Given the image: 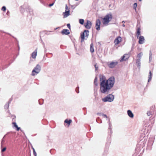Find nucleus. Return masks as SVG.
I'll return each mask as SVG.
<instances>
[{"mask_svg":"<svg viewBox=\"0 0 156 156\" xmlns=\"http://www.w3.org/2000/svg\"><path fill=\"white\" fill-rule=\"evenodd\" d=\"M69 12L70 10L69 8L68 11H65V12H63V14L64 16V18L66 17L69 16L70 15Z\"/></svg>","mask_w":156,"mask_h":156,"instance_id":"obj_15","label":"nucleus"},{"mask_svg":"<svg viewBox=\"0 0 156 156\" xmlns=\"http://www.w3.org/2000/svg\"><path fill=\"white\" fill-rule=\"evenodd\" d=\"M67 26L69 29H70V25L69 23H68L67 24Z\"/></svg>","mask_w":156,"mask_h":156,"instance_id":"obj_43","label":"nucleus"},{"mask_svg":"<svg viewBox=\"0 0 156 156\" xmlns=\"http://www.w3.org/2000/svg\"><path fill=\"white\" fill-rule=\"evenodd\" d=\"M97 80V78L96 77L94 79V84L96 86L98 85Z\"/></svg>","mask_w":156,"mask_h":156,"instance_id":"obj_25","label":"nucleus"},{"mask_svg":"<svg viewBox=\"0 0 156 156\" xmlns=\"http://www.w3.org/2000/svg\"><path fill=\"white\" fill-rule=\"evenodd\" d=\"M91 22L88 20H87V23L84 24V26L87 29H90L91 28Z\"/></svg>","mask_w":156,"mask_h":156,"instance_id":"obj_9","label":"nucleus"},{"mask_svg":"<svg viewBox=\"0 0 156 156\" xmlns=\"http://www.w3.org/2000/svg\"><path fill=\"white\" fill-rule=\"evenodd\" d=\"M69 8H68V7L67 6V5L66 4V8H65L66 10H65V11H68V9Z\"/></svg>","mask_w":156,"mask_h":156,"instance_id":"obj_41","label":"nucleus"},{"mask_svg":"<svg viewBox=\"0 0 156 156\" xmlns=\"http://www.w3.org/2000/svg\"><path fill=\"white\" fill-rule=\"evenodd\" d=\"M3 139H2V142H3Z\"/></svg>","mask_w":156,"mask_h":156,"instance_id":"obj_54","label":"nucleus"},{"mask_svg":"<svg viewBox=\"0 0 156 156\" xmlns=\"http://www.w3.org/2000/svg\"><path fill=\"white\" fill-rule=\"evenodd\" d=\"M43 100L42 99H41V100H39V104L40 105H41L43 104V102L42 103H41V101H42Z\"/></svg>","mask_w":156,"mask_h":156,"instance_id":"obj_42","label":"nucleus"},{"mask_svg":"<svg viewBox=\"0 0 156 156\" xmlns=\"http://www.w3.org/2000/svg\"><path fill=\"white\" fill-rule=\"evenodd\" d=\"M83 109H86V108H83Z\"/></svg>","mask_w":156,"mask_h":156,"instance_id":"obj_53","label":"nucleus"},{"mask_svg":"<svg viewBox=\"0 0 156 156\" xmlns=\"http://www.w3.org/2000/svg\"><path fill=\"white\" fill-rule=\"evenodd\" d=\"M125 23V22L124 21H122V23Z\"/></svg>","mask_w":156,"mask_h":156,"instance_id":"obj_50","label":"nucleus"},{"mask_svg":"<svg viewBox=\"0 0 156 156\" xmlns=\"http://www.w3.org/2000/svg\"><path fill=\"white\" fill-rule=\"evenodd\" d=\"M9 107V105L8 104H6L4 106L5 109H8Z\"/></svg>","mask_w":156,"mask_h":156,"instance_id":"obj_31","label":"nucleus"},{"mask_svg":"<svg viewBox=\"0 0 156 156\" xmlns=\"http://www.w3.org/2000/svg\"><path fill=\"white\" fill-rule=\"evenodd\" d=\"M102 113H97V115H102Z\"/></svg>","mask_w":156,"mask_h":156,"instance_id":"obj_46","label":"nucleus"},{"mask_svg":"<svg viewBox=\"0 0 156 156\" xmlns=\"http://www.w3.org/2000/svg\"><path fill=\"white\" fill-rule=\"evenodd\" d=\"M151 114V112L150 111H148L147 113V115L148 116H150Z\"/></svg>","mask_w":156,"mask_h":156,"instance_id":"obj_32","label":"nucleus"},{"mask_svg":"<svg viewBox=\"0 0 156 156\" xmlns=\"http://www.w3.org/2000/svg\"><path fill=\"white\" fill-rule=\"evenodd\" d=\"M54 4V3H51V4H49V5H48V6L49 7H51V6H52V5H53Z\"/></svg>","mask_w":156,"mask_h":156,"instance_id":"obj_45","label":"nucleus"},{"mask_svg":"<svg viewBox=\"0 0 156 156\" xmlns=\"http://www.w3.org/2000/svg\"><path fill=\"white\" fill-rule=\"evenodd\" d=\"M140 28H138L137 29L136 35L137 36V38L139 37V36L140 35Z\"/></svg>","mask_w":156,"mask_h":156,"instance_id":"obj_22","label":"nucleus"},{"mask_svg":"<svg viewBox=\"0 0 156 156\" xmlns=\"http://www.w3.org/2000/svg\"><path fill=\"white\" fill-rule=\"evenodd\" d=\"M5 137V136H4V137H3V138H4V137Z\"/></svg>","mask_w":156,"mask_h":156,"instance_id":"obj_56","label":"nucleus"},{"mask_svg":"<svg viewBox=\"0 0 156 156\" xmlns=\"http://www.w3.org/2000/svg\"><path fill=\"white\" fill-rule=\"evenodd\" d=\"M129 56L128 54H125L122 57L120 61L122 62L123 61H126L129 58Z\"/></svg>","mask_w":156,"mask_h":156,"instance_id":"obj_13","label":"nucleus"},{"mask_svg":"<svg viewBox=\"0 0 156 156\" xmlns=\"http://www.w3.org/2000/svg\"><path fill=\"white\" fill-rule=\"evenodd\" d=\"M84 20L83 19H80L79 20V23L82 25H83L84 23Z\"/></svg>","mask_w":156,"mask_h":156,"instance_id":"obj_28","label":"nucleus"},{"mask_svg":"<svg viewBox=\"0 0 156 156\" xmlns=\"http://www.w3.org/2000/svg\"><path fill=\"white\" fill-rule=\"evenodd\" d=\"M33 153L35 156H37V153L34 148H33Z\"/></svg>","mask_w":156,"mask_h":156,"instance_id":"obj_33","label":"nucleus"},{"mask_svg":"<svg viewBox=\"0 0 156 156\" xmlns=\"http://www.w3.org/2000/svg\"><path fill=\"white\" fill-rule=\"evenodd\" d=\"M61 33L62 35H68L70 34V32L67 29H63L61 31Z\"/></svg>","mask_w":156,"mask_h":156,"instance_id":"obj_14","label":"nucleus"},{"mask_svg":"<svg viewBox=\"0 0 156 156\" xmlns=\"http://www.w3.org/2000/svg\"><path fill=\"white\" fill-rule=\"evenodd\" d=\"M114 99V96L112 94H109L106 97L102 99V101L104 102H112L113 101Z\"/></svg>","mask_w":156,"mask_h":156,"instance_id":"obj_4","label":"nucleus"},{"mask_svg":"<svg viewBox=\"0 0 156 156\" xmlns=\"http://www.w3.org/2000/svg\"><path fill=\"white\" fill-rule=\"evenodd\" d=\"M154 139L155 137L154 135H152L149 138L147 146L148 149H151Z\"/></svg>","mask_w":156,"mask_h":156,"instance_id":"obj_5","label":"nucleus"},{"mask_svg":"<svg viewBox=\"0 0 156 156\" xmlns=\"http://www.w3.org/2000/svg\"><path fill=\"white\" fill-rule=\"evenodd\" d=\"M99 77L100 91L102 93L108 94L110 90L114 86L115 81V78L112 76L106 80L105 77L104 75H100Z\"/></svg>","mask_w":156,"mask_h":156,"instance_id":"obj_1","label":"nucleus"},{"mask_svg":"<svg viewBox=\"0 0 156 156\" xmlns=\"http://www.w3.org/2000/svg\"><path fill=\"white\" fill-rule=\"evenodd\" d=\"M127 114L128 116L131 118H133L134 117V115L132 111L130 110L127 111Z\"/></svg>","mask_w":156,"mask_h":156,"instance_id":"obj_18","label":"nucleus"},{"mask_svg":"<svg viewBox=\"0 0 156 156\" xmlns=\"http://www.w3.org/2000/svg\"><path fill=\"white\" fill-rule=\"evenodd\" d=\"M139 41V43L140 44H144V38L143 36H140L138 38Z\"/></svg>","mask_w":156,"mask_h":156,"instance_id":"obj_11","label":"nucleus"},{"mask_svg":"<svg viewBox=\"0 0 156 156\" xmlns=\"http://www.w3.org/2000/svg\"><path fill=\"white\" fill-rule=\"evenodd\" d=\"M12 124L16 128V127H17V126H18L17 125L16 123V122H12Z\"/></svg>","mask_w":156,"mask_h":156,"instance_id":"obj_34","label":"nucleus"},{"mask_svg":"<svg viewBox=\"0 0 156 156\" xmlns=\"http://www.w3.org/2000/svg\"><path fill=\"white\" fill-rule=\"evenodd\" d=\"M79 87H77L76 89L75 90L77 93H79Z\"/></svg>","mask_w":156,"mask_h":156,"instance_id":"obj_30","label":"nucleus"},{"mask_svg":"<svg viewBox=\"0 0 156 156\" xmlns=\"http://www.w3.org/2000/svg\"><path fill=\"white\" fill-rule=\"evenodd\" d=\"M37 48L31 54V56L33 58H35L37 55Z\"/></svg>","mask_w":156,"mask_h":156,"instance_id":"obj_17","label":"nucleus"},{"mask_svg":"<svg viewBox=\"0 0 156 156\" xmlns=\"http://www.w3.org/2000/svg\"><path fill=\"white\" fill-rule=\"evenodd\" d=\"M81 42H82L84 41V39H85V37L84 36V34H81Z\"/></svg>","mask_w":156,"mask_h":156,"instance_id":"obj_24","label":"nucleus"},{"mask_svg":"<svg viewBox=\"0 0 156 156\" xmlns=\"http://www.w3.org/2000/svg\"><path fill=\"white\" fill-rule=\"evenodd\" d=\"M2 10L3 11H5L6 10V7L5 6H3L2 8Z\"/></svg>","mask_w":156,"mask_h":156,"instance_id":"obj_36","label":"nucleus"},{"mask_svg":"<svg viewBox=\"0 0 156 156\" xmlns=\"http://www.w3.org/2000/svg\"><path fill=\"white\" fill-rule=\"evenodd\" d=\"M6 148L5 147L3 148L2 150V152H3L5 151L6 150Z\"/></svg>","mask_w":156,"mask_h":156,"instance_id":"obj_40","label":"nucleus"},{"mask_svg":"<svg viewBox=\"0 0 156 156\" xmlns=\"http://www.w3.org/2000/svg\"><path fill=\"white\" fill-rule=\"evenodd\" d=\"M149 56H152V53L151 51H150Z\"/></svg>","mask_w":156,"mask_h":156,"instance_id":"obj_49","label":"nucleus"},{"mask_svg":"<svg viewBox=\"0 0 156 156\" xmlns=\"http://www.w3.org/2000/svg\"><path fill=\"white\" fill-rule=\"evenodd\" d=\"M108 123L109 124V128H108V133L109 134H111L112 133V124L111 122L110 121V119H109Z\"/></svg>","mask_w":156,"mask_h":156,"instance_id":"obj_10","label":"nucleus"},{"mask_svg":"<svg viewBox=\"0 0 156 156\" xmlns=\"http://www.w3.org/2000/svg\"><path fill=\"white\" fill-rule=\"evenodd\" d=\"M101 24V21L99 19H98L96 20V24H95V27L96 30H100V25Z\"/></svg>","mask_w":156,"mask_h":156,"instance_id":"obj_8","label":"nucleus"},{"mask_svg":"<svg viewBox=\"0 0 156 156\" xmlns=\"http://www.w3.org/2000/svg\"><path fill=\"white\" fill-rule=\"evenodd\" d=\"M151 78H152L151 73V71L150 70L149 73V75H148V82L151 81Z\"/></svg>","mask_w":156,"mask_h":156,"instance_id":"obj_19","label":"nucleus"},{"mask_svg":"<svg viewBox=\"0 0 156 156\" xmlns=\"http://www.w3.org/2000/svg\"><path fill=\"white\" fill-rule=\"evenodd\" d=\"M137 5V4L136 3H135L133 4V9L135 10L136 11V7Z\"/></svg>","mask_w":156,"mask_h":156,"instance_id":"obj_29","label":"nucleus"},{"mask_svg":"<svg viewBox=\"0 0 156 156\" xmlns=\"http://www.w3.org/2000/svg\"><path fill=\"white\" fill-rule=\"evenodd\" d=\"M12 101V99H10L8 101V104H8L9 105V104H10V103H11V102Z\"/></svg>","mask_w":156,"mask_h":156,"instance_id":"obj_47","label":"nucleus"},{"mask_svg":"<svg viewBox=\"0 0 156 156\" xmlns=\"http://www.w3.org/2000/svg\"><path fill=\"white\" fill-rule=\"evenodd\" d=\"M72 122V121L71 120L69 119L68 120L67 119H66L64 121L65 123H67L68 126H69L70 125Z\"/></svg>","mask_w":156,"mask_h":156,"instance_id":"obj_23","label":"nucleus"},{"mask_svg":"<svg viewBox=\"0 0 156 156\" xmlns=\"http://www.w3.org/2000/svg\"><path fill=\"white\" fill-rule=\"evenodd\" d=\"M108 149V147H106L105 150V152L107 153Z\"/></svg>","mask_w":156,"mask_h":156,"instance_id":"obj_37","label":"nucleus"},{"mask_svg":"<svg viewBox=\"0 0 156 156\" xmlns=\"http://www.w3.org/2000/svg\"><path fill=\"white\" fill-rule=\"evenodd\" d=\"M122 26L123 27H125V24H123L122 25Z\"/></svg>","mask_w":156,"mask_h":156,"instance_id":"obj_51","label":"nucleus"},{"mask_svg":"<svg viewBox=\"0 0 156 156\" xmlns=\"http://www.w3.org/2000/svg\"><path fill=\"white\" fill-rule=\"evenodd\" d=\"M16 130L17 131H19L20 130V128L18 127V126H17V127H16Z\"/></svg>","mask_w":156,"mask_h":156,"instance_id":"obj_48","label":"nucleus"},{"mask_svg":"<svg viewBox=\"0 0 156 156\" xmlns=\"http://www.w3.org/2000/svg\"><path fill=\"white\" fill-rule=\"evenodd\" d=\"M94 66L95 68V71H96L98 70V65L97 64V63H95Z\"/></svg>","mask_w":156,"mask_h":156,"instance_id":"obj_27","label":"nucleus"},{"mask_svg":"<svg viewBox=\"0 0 156 156\" xmlns=\"http://www.w3.org/2000/svg\"><path fill=\"white\" fill-rule=\"evenodd\" d=\"M142 0H139L140 1H141Z\"/></svg>","mask_w":156,"mask_h":156,"instance_id":"obj_55","label":"nucleus"},{"mask_svg":"<svg viewBox=\"0 0 156 156\" xmlns=\"http://www.w3.org/2000/svg\"><path fill=\"white\" fill-rule=\"evenodd\" d=\"M152 60V56H149V62L151 61Z\"/></svg>","mask_w":156,"mask_h":156,"instance_id":"obj_39","label":"nucleus"},{"mask_svg":"<svg viewBox=\"0 0 156 156\" xmlns=\"http://www.w3.org/2000/svg\"><path fill=\"white\" fill-rule=\"evenodd\" d=\"M12 121H14V119H15V118H16L15 116V115H12Z\"/></svg>","mask_w":156,"mask_h":156,"instance_id":"obj_44","label":"nucleus"},{"mask_svg":"<svg viewBox=\"0 0 156 156\" xmlns=\"http://www.w3.org/2000/svg\"><path fill=\"white\" fill-rule=\"evenodd\" d=\"M121 40V37H116L114 41L115 44H119Z\"/></svg>","mask_w":156,"mask_h":156,"instance_id":"obj_16","label":"nucleus"},{"mask_svg":"<svg viewBox=\"0 0 156 156\" xmlns=\"http://www.w3.org/2000/svg\"><path fill=\"white\" fill-rule=\"evenodd\" d=\"M112 15L111 13H110L107 14L103 18V24H108V23L112 20Z\"/></svg>","mask_w":156,"mask_h":156,"instance_id":"obj_3","label":"nucleus"},{"mask_svg":"<svg viewBox=\"0 0 156 156\" xmlns=\"http://www.w3.org/2000/svg\"><path fill=\"white\" fill-rule=\"evenodd\" d=\"M18 47L19 50L20 49V47H19V46H18Z\"/></svg>","mask_w":156,"mask_h":156,"instance_id":"obj_52","label":"nucleus"},{"mask_svg":"<svg viewBox=\"0 0 156 156\" xmlns=\"http://www.w3.org/2000/svg\"><path fill=\"white\" fill-rule=\"evenodd\" d=\"M28 9L29 10V12H30L32 11V9L31 8L30 6H28Z\"/></svg>","mask_w":156,"mask_h":156,"instance_id":"obj_35","label":"nucleus"},{"mask_svg":"<svg viewBox=\"0 0 156 156\" xmlns=\"http://www.w3.org/2000/svg\"><path fill=\"white\" fill-rule=\"evenodd\" d=\"M143 55V53L141 52L139 53L137 55V57L138 58V59H140L141 58V57Z\"/></svg>","mask_w":156,"mask_h":156,"instance_id":"obj_26","label":"nucleus"},{"mask_svg":"<svg viewBox=\"0 0 156 156\" xmlns=\"http://www.w3.org/2000/svg\"><path fill=\"white\" fill-rule=\"evenodd\" d=\"M140 59H137L136 61V63L137 67H140Z\"/></svg>","mask_w":156,"mask_h":156,"instance_id":"obj_21","label":"nucleus"},{"mask_svg":"<svg viewBox=\"0 0 156 156\" xmlns=\"http://www.w3.org/2000/svg\"><path fill=\"white\" fill-rule=\"evenodd\" d=\"M41 70V67L40 66L39 64H37L32 70V75L34 76L38 74L40 71Z\"/></svg>","mask_w":156,"mask_h":156,"instance_id":"obj_6","label":"nucleus"},{"mask_svg":"<svg viewBox=\"0 0 156 156\" xmlns=\"http://www.w3.org/2000/svg\"><path fill=\"white\" fill-rule=\"evenodd\" d=\"M89 31L88 30H85L84 32L82 34H84V36L85 37V40H87L89 35Z\"/></svg>","mask_w":156,"mask_h":156,"instance_id":"obj_12","label":"nucleus"},{"mask_svg":"<svg viewBox=\"0 0 156 156\" xmlns=\"http://www.w3.org/2000/svg\"><path fill=\"white\" fill-rule=\"evenodd\" d=\"M90 51L91 53H93L94 51V45L92 43L90 45Z\"/></svg>","mask_w":156,"mask_h":156,"instance_id":"obj_20","label":"nucleus"},{"mask_svg":"<svg viewBox=\"0 0 156 156\" xmlns=\"http://www.w3.org/2000/svg\"><path fill=\"white\" fill-rule=\"evenodd\" d=\"M102 116L104 118H108L107 115L105 114H104L103 113L102 114Z\"/></svg>","mask_w":156,"mask_h":156,"instance_id":"obj_38","label":"nucleus"},{"mask_svg":"<svg viewBox=\"0 0 156 156\" xmlns=\"http://www.w3.org/2000/svg\"><path fill=\"white\" fill-rule=\"evenodd\" d=\"M118 64V62L115 61V62H112L110 63H108V66L109 68H113L116 66Z\"/></svg>","mask_w":156,"mask_h":156,"instance_id":"obj_7","label":"nucleus"},{"mask_svg":"<svg viewBox=\"0 0 156 156\" xmlns=\"http://www.w3.org/2000/svg\"><path fill=\"white\" fill-rule=\"evenodd\" d=\"M147 139V137L144 134L142 133L140 135L139 138V141L135 149L136 154L139 153L140 154L143 152L144 150V147L145 146Z\"/></svg>","mask_w":156,"mask_h":156,"instance_id":"obj_2","label":"nucleus"}]
</instances>
